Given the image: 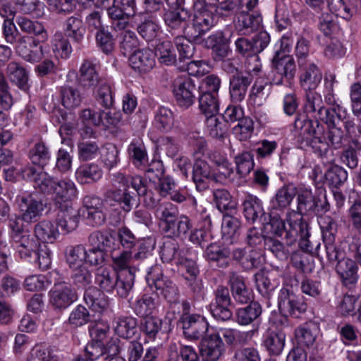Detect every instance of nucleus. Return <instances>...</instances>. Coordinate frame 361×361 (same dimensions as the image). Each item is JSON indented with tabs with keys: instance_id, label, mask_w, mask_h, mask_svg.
Listing matches in <instances>:
<instances>
[{
	"instance_id": "1",
	"label": "nucleus",
	"mask_w": 361,
	"mask_h": 361,
	"mask_svg": "<svg viewBox=\"0 0 361 361\" xmlns=\"http://www.w3.org/2000/svg\"><path fill=\"white\" fill-rule=\"evenodd\" d=\"M332 119L327 110L326 116L321 117V121L328 126L326 132L324 125L318 119H311L304 113L298 114L292 130L296 142L302 146H309L312 142L326 145L324 151L320 152L321 156L326 152L329 147L336 149H341L347 136L341 126L332 123Z\"/></svg>"
},
{
	"instance_id": "2",
	"label": "nucleus",
	"mask_w": 361,
	"mask_h": 361,
	"mask_svg": "<svg viewBox=\"0 0 361 361\" xmlns=\"http://www.w3.org/2000/svg\"><path fill=\"white\" fill-rule=\"evenodd\" d=\"M16 202L21 219L24 222L30 224L36 222L42 216L48 205V199L37 192L18 195Z\"/></svg>"
},
{
	"instance_id": "3",
	"label": "nucleus",
	"mask_w": 361,
	"mask_h": 361,
	"mask_svg": "<svg viewBox=\"0 0 361 361\" xmlns=\"http://www.w3.org/2000/svg\"><path fill=\"white\" fill-rule=\"evenodd\" d=\"M149 286L155 293V296L162 295L169 302H175L178 298L177 286L163 273L159 264L152 266L149 269L147 276Z\"/></svg>"
},
{
	"instance_id": "4",
	"label": "nucleus",
	"mask_w": 361,
	"mask_h": 361,
	"mask_svg": "<svg viewBox=\"0 0 361 361\" xmlns=\"http://www.w3.org/2000/svg\"><path fill=\"white\" fill-rule=\"evenodd\" d=\"M233 35L232 29L226 27L224 30L212 33L203 40V46L211 50L213 60H223L231 54V44Z\"/></svg>"
},
{
	"instance_id": "5",
	"label": "nucleus",
	"mask_w": 361,
	"mask_h": 361,
	"mask_svg": "<svg viewBox=\"0 0 361 361\" xmlns=\"http://www.w3.org/2000/svg\"><path fill=\"white\" fill-rule=\"evenodd\" d=\"M271 82L274 85H290L293 80L296 66L291 56L281 54L279 51H276L272 61Z\"/></svg>"
},
{
	"instance_id": "6",
	"label": "nucleus",
	"mask_w": 361,
	"mask_h": 361,
	"mask_svg": "<svg viewBox=\"0 0 361 361\" xmlns=\"http://www.w3.org/2000/svg\"><path fill=\"white\" fill-rule=\"evenodd\" d=\"M171 87L177 105L183 109H188L193 105L196 95L200 92L188 75L178 76L173 80Z\"/></svg>"
},
{
	"instance_id": "7",
	"label": "nucleus",
	"mask_w": 361,
	"mask_h": 361,
	"mask_svg": "<svg viewBox=\"0 0 361 361\" xmlns=\"http://www.w3.org/2000/svg\"><path fill=\"white\" fill-rule=\"evenodd\" d=\"M23 179L33 183L36 192L41 195H50L54 192L57 178L43 170H38L33 166H25L20 169Z\"/></svg>"
},
{
	"instance_id": "8",
	"label": "nucleus",
	"mask_w": 361,
	"mask_h": 361,
	"mask_svg": "<svg viewBox=\"0 0 361 361\" xmlns=\"http://www.w3.org/2000/svg\"><path fill=\"white\" fill-rule=\"evenodd\" d=\"M261 69V65L258 64L252 69L247 68V71L237 72L231 76L229 92L233 102H240L245 99L247 89L253 81V74L257 75Z\"/></svg>"
},
{
	"instance_id": "9",
	"label": "nucleus",
	"mask_w": 361,
	"mask_h": 361,
	"mask_svg": "<svg viewBox=\"0 0 361 361\" xmlns=\"http://www.w3.org/2000/svg\"><path fill=\"white\" fill-rule=\"evenodd\" d=\"M78 293L73 286L66 281L55 283L49 291V302L55 310H63L78 300Z\"/></svg>"
},
{
	"instance_id": "10",
	"label": "nucleus",
	"mask_w": 361,
	"mask_h": 361,
	"mask_svg": "<svg viewBox=\"0 0 361 361\" xmlns=\"http://www.w3.org/2000/svg\"><path fill=\"white\" fill-rule=\"evenodd\" d=\"M215 25L212 11L194 13L191 23L185 29V37L191 41L198 42Z\"/></svg>"
},
{
	"instance_id": "11",
	"label": "nucleus",
	"mask_w": 361,
	"mask_h": 361,
	"mask_svg": "<svg viewBox=\"0 0 361 361\" xmlns=\"http://www.w3.org/2000/svg\"><path fill=\"white\" fill-rule=\"evenodd\" d=\"M232 305L230 290L224 286H218L214 290V302L210 305L212 317L219 321L226 322L231 319L233 313L229 309Z\"/></svg>"
},
{
	"instance_id": "12",
	"label": "nucleus",
	"mask_w": 361,
	"mask_h": 361,
	"mask_svg": "<svg viewBox=\"0 0 361 361\" xmlns=\"http://www.w3.org/2000/svg\"><path fill=\"white\" fill-rule=\"evenodd\" d=\"M41 42V39L31 36L20 35L16 43V51L26 61L38 62L42 54V47L39 45Z\"/></svg>"
},
{
	"instance_id": "13",
	"label": "nucleus",
	"mask_w": 361,
	"mask_h": 361,
	"mask_svg": "<svg viewBox=\"0 0 361 361\" xmlns=\"http://www.w3.org/2000/svg\"><path fill=\"white\" fill-rule=\"evenodd\" d=\"M88 243L90 247H94L103 251L109 255L119 248L116 243V236L112 230H97L92 232L88 236Z\"/></svg>"
},
{
	"instance_id": "14",
	"label": "nucleus",
	"mask_w": 361,
	"mask_h": 361,
	"mask_svg": "<svg viewBox=\"0 0 361 361\" xmlns=\"http://www.w3.org/2000/svg\"><path fill=\"white\" fill-rule=\"evenodd\" d=\"M179 322L182 325L184 336L190 340L202 338L209 328L206 318L198 314L187 316L183 320H179Z\"/></svg>"
},
{
	"instance_id": "15",
	"label": "nucleus",
	"mask_w": 361,
	"mask_h": 361,
	"mask_svg": "<svg viewBox=\"0 0 361 361\" xmlns=\"http://www.w3.org/2000/svg\"><path fill=\"white\" fill-rule=\"evenodd\" d=\"M225 351L219 334H212L202 338L200 353L203 361H217Z\"/></svg>"
},
{
	"instance_id": "16",
	"label": "nucleus",
	"mask_w": 361,
	"mask_h": 361,
	"mask_svg": "<svg viewBox=\"0 0 361 361\" xmlns=\"http://www.w3.org/2000/svg\"><path fill=\"white\" fill-rule=\"evenodd\" d=\"M358 270V264L350 257H342L336 266V272L342 285L348 289L356 286L359 279Z\"/></svg>"
},
{
	"instance_id": "17",
	"label": "nucleus",
	"mask_w": 361,
	"mask_h": 361,
	"mask_svg": "<svg viewBox=\"0 0 361 361\" xmlns=\"http://www.w3.org/2000/svg\"><path fill=\"white\" fill-rule=\"evenodd\" d=\"M228 278L232 297L237 303L247 304L255 301L252 290L245 283L244 277L231 271Z\"/></svg>"
},
{
	"instance_id": "18",
	"label": "nucleus",
	"mask_w": 361,
	"mask_h": 361,
	"mask_svg": "<svg viewBox=\"0 0 361 361\" xmlns=\"http://www.w3.org/2000/svg\"><path fill=\"white\" fill-rule=\"evenodd\" d=\"M190 17V11L185 8H169L163 15L167 27L174 31H182L185 35Z\"/></svg>"
},
{
	"instance_id": "19",
	"label": "nucleus",
	"mask_w": 361,
	"mask_h": 361,
	"mask_svg": "<svg viewBox=\"0 0 361 361\" xmlns=\"http://www.w3.org/2000/svg\"><path fill=\"white\" fill-rule=\"evenodd\" d=\"M104 197L111 205H114V202L118 203L125 212H130L133 206L138 204L135 200V192L128 188L108 190L104 193Z\"/></svg>"
},
{
	"instance_id": "20",
	"label": "nucleus",
	"mask_w": 361,
	"mask_h": 361,
	"mask_svg": "<svg viewBox=\"0 0 361 361\" xmlns=\"http://www.w3.org/2000/svg\"><path fill=\"white\" fill-rule=\"evenodd\" d=\"M231 255L229 247L216 243H210L204 252V256L209 264L222 269L228 267Z\"/></svg>"
},
{
	"instance_id": "21",
	"label": "nucleus",
	"mask_w": 361,
	"mask_h": 361,
	"mask_svg": "<svg viewBox=\"0 0 361 361\" xmlns=\"http://www.w3.org/2000/svg\"><path fill=\"white\" fill-rule=\"evenodd\" d=\"M64 32L68 39L77 46H81L85 42L86 27L80 16H72L64 23Z\"/></svg>"
},
{
	"instance_id": "22",
	"label": "nucleus",
	"mask_w": 361,
	"mask_h": 361,
	"mask_svg": "<svg viewBox=\"0 0 361 361\" xmlns=\"http://www.w3.org/2000/svg\"><path fill=\"white\" fill-rule=\"evenodd\" d=\"M241 207L245 219L251 224L259 221L265 214L262 200L251 194L245 196Z\"/></svg>"
},
{
	"instance_id": "23",
	"label": "nucleus",
	"mask_w": 361,
	"mask_h": 361,
	"mask_svg": "<svg viewBox=\"0 0 361 361\" xmlns=\"http://www.w3.org/2000/svg\"><path fill=\"white\" fill-rule=\"evenodd\" d=\"M300 69V84L305 91L314 90L322 79L320 69L314 63H305Z\"/></svg>"
},
{
	"instance_id": "24",
	"label": "nucleus",
	"mask_w": 361,
	"mask_h": 361,
	"mask_svg": "<svg viewBox=\"0 0 361 361\" xmlns=\"http://www.w3.org/2000/svg\"><path fill=\"white\" fill-rule=\"evenodd\" d=\"M130 66L140 73H147L155 66L154 52L149 49L134 51L129 57Z\"/></svg>"
},
{
	"instance_id": "25",
	"label": "nucleus",
	"mask_w": 361,
	"mask_h": 361,
	"mask_svg": "<svg viewBox=\"0 0 361 361\" xmlns=\"http://www.w3.org/2000/svg\"><path fill=\"white\" fill-rule=\"evenodd\" d=\"M213 169L204 159H197L192 166V180L198 191L209 187L208 180H213Z\"/></svg>"
},
{
	"instance_id": "26",
	"label": "nucleus",
	"mask_w": 361,
	"mask_h": 361,
	"mask_svg": "<svg viewBox=\"0 0 361 361\" xmlns=\"http://www.w3.org/2000/svg\"><path fill=\"white\" fill-rule=\"evenodd\" d=\"M59 212L57 215V226L61 231L69 233L74 231L78 226L80 215L78 211L70 204L57 207Z\"/></svg>"
},
{
	"instance_id": "27",
	"label": "nucleus",
	"mask_w": 361,
	"mask_h": 361,
	"mask_svg": "<svg viewBox=\"0 0 361 361\" xmlns=\"http://www.w3.org/2000/svg\"><path fill=\"white\" fill-rule=\"evenodd\" d=\"M54 204L56 207L69 204L70 202L77 195V189L73 182L67 179L56 180L54 192Z\"/></svg>"
},
{
	"instance_id": "28",
	"label": "nucleus",
	"mask_w": 361,
	"mask_h": 361,
	"mask_svg": "<svg viewBox=\"0 0 361 361\" xmlns=\"http://www.w3.org/2000/svg\"><path fill=\"white\" fill-rule=\"evenodd\" d=\"M250 11L247 10L246 7H243L244 13L238 14L237 29L243 35H248L258 30L262 22V16L259 13H250Z\"/></svg>"
},
{
	"instance_id": "29",
	"label": "nucleus",
	"mask_w": 361,
	"mask_h": 361,
	"mask_svg": "<svg viewBox=\"0 0 361 361\" xmlns=\"http://www.w3.org/2000/svg\"><path fill=\"white\" fill-rule=\"evenodd\" d=\"M262 313V307L260 303L257 301L251 302L235 310V320L240 326H247L258 321Z\"/></svg>"
},
{
	"instance_id": "30",
	"label": "nucleus",
	"mask_w": 361,
	"mask_h": 361,
	"mask_svg": "<svg viewBox=\"0 0 361 361\" xmlns=\"http://www.w3.org/2000/svg\"><path fill=\"white\" fill-rule=\"evenodd\" d=\"M16 23L20 30L27 34L26 36H31L44 42L48 38V33L42 23L32 20L25 16H18Z\"/></svg>"
},
{
	"instance_id": "31",
	"label": "nucleus",
	"mask_w": 361,
	"mask_h": 361,
	"mask_svg": "<svg viewBox=\"0 0 361 361\" xmlns=\"http://www.w3.org/2000/svg\"><path fill=\"white\" fill-rule=\"evenodd\" d=\"M330 113V116L334 118L331 120L332 123L338 124L339 126H343L345 128L344 133L347 137H352L355 134L357 119L347 114L345 110L341 106L331 107L327 110Z\"/></svg>"
},
{
	"instance_id": "32",
	"label": "nucleus",
	"mask_w": 361,
	"mask_h": 361,
	"mask_svg": "<svg viewBox=\"0 0 361 361\" xmlns=\"http://www.w3.org/2000/svg\"><path fill=\"white\" fill-rule=\"evenodd\" d=\"M258 0H225L219 4L216 11L221 16H229L243 12V7L252 10L257 4Z\"/></svg>"
},
{
	"instance_id": "33",
	"label": "nucleus",
	"mask_w": 361,
	"mask_h": 361,
	"mask_svg": "<svg viewBox=\"0 0 361 361\" xmlns=\"http://www.w3.org/2000/svg\"><path fill=\"white\" fill-rule=\"evenodd\" d=\"M103 176L101 166L96 163L81 164L75 171V177L81 184H93L98 182Z\"/></svg>"
},
{
	"instance_id": "34",
	"label": "nucleus",
	"mask_w": 361,
	"mask_h": 361,
	"mask_svg": "<svg viewBox=\"0 0 361 361\" xmlns=\"http://www.w3.org/2000/svg\"><path fill=\"white\" fill-rule=\"evenodd\" d=\"M103 80L96 71L95 65L85 60L80 68L78 78L79 85L86 89L96 87Z\"/></svg>"
},
{
	"instance_id": "35",
	"label": "nucleus",
	"mask_w": 361,
	"mask_h": 361,
	"mask_svg": "<svg viewBox=\"0 0 361 361\" xmlns=\"http://www.w3.org/2000/svg\"><path fill=\"white\" fill-rule=\"evenodd\" d=\"M163 320L156 316H147L140 320V330L145 338L154 341L162 334Z\"/></svg>"
},
{
	"instance_id": "36",
	"label": "nucleus",
	"mask_w": 361,
	"mask_h": 361,
	"mask_svg": "<svg viewBox=\"0 0 361 361\" xmlns=\"http://www.w3.org/2000/svg\"><path fill=\"white\" fill-rule=\"evenodd\" d=\"M13 240L18 243L17 252L20 257L29 262H32L33 255H36V252L41 245L37 240L27 233Z\"/></svg>"
},
{
	"instance_id": "37",
	"label": "nucleus",
	"mask_w": 361,
	"mask_h": 361,
	"mask_svg": "<svg viewBox=\"0 0 361 361\" xmlns=\"http://www.w3.org/2000/svg\"><path fill=\"white\" fill-rule=\"evenodd\" d=\"M27 157L33 165L39 168V170H43L51 159V153L45 142L40 139L29 149Z\"/></svg>"
},
{
	"instance_id": "38",
	"label": "nucleus",
	"mask_w": 361,
	"mask_h": 361,
	"mask_svg": "<svg viewBox=\"0 0 361 361\" xmlns=\"http://www.w3.org/2000/svg\"><path fill=\"white\" fill-rule=\"evenodd\" d=\"M319 332V326L313 322H309L295 331V337L300 347L310 348L315 342Z\"/></svg>"
},
{
	"instance_id": "39",
	"label": "nucleus",
	"mask_w": 361,
	"mask_h": 361,
	"mask_svg": "<svg viewBox=\"0 0 361 361\" xmlns=\"http://www.w3.org/2000/svg\"><path fill=\"white\" fill-rule=\"evenodd\" d=\"M84 301L92 311L101 312L107 308L109 300L103 291L96 287L85 290Z\"/></svg>"
},
{
	"instance_id": "40",
	"label": "nucleus",
	"mask_w": 361,
	"mask_h": 361,
	"mask_svg": "<svg viewBox=\"0 0 361 361\" xmlns=\"http://www.w3.org/2000/svg\"><path fill=\"white\" fill-rule=\"evenodd\" d=\"M120 273L107 267H100L95 272V283L103 292L114 293V288Z\"/></svg>"
},
{
	"instance_id": "41",
	"label": "nucleus",
	"mask_w": 361,
	"mask_h": 361,
	"mask_svg": "<svg viewBox=\"0 0 361 361\" xmlns=\"http://www.w3.org/2000/svg\"><path fill=\"white\" fill-rule=\"evenodd\" d=\"M288 227L284 231L286 244L288 247H292L296 243L298 238L307 235L308 223L302 218L296 221H288Z\"/></svg>"
},
{
	"instance_id": "42",
	"label": "nucleus",
	"mask_w": 361,
	"mask_h": 361,
	"mask_svg": "<svg viewBox=\"0 0 361 361\" xmlns=\"http://www.w3.org/2000/svg\"><path fill=\"white\" fill-rule=\"evenodd\" d=\"M286 336L280 331H270L264 336L262 345L269 355L273 356L279 355L285 345Z\"/></svg>"
},
{
	"instance_id": "43",
	"label": "nucleus",
	"mask_w": 361,
	"mask_h": 361,
	"mask_svg": "<svg viewBox=\"0 0 361 361\" xmlns=\"http://www.w3.org/2000/svg\"><path fill=\"white\" fill-rule=\"evenodd\" d=\"M6 73L10 80L15 83L20 90L26 92L30 85L28 84V73L25 68L19 63L11 61L6 67Z\"/></svg>"
},
{
	"instance_id": "44",
	"label": "nucleus",
	"mask_w": 361,
	"mask_h": 361,
	"mask_svg": "<svg viewBox=\"0 0 361 361\" xmlns=\"http://www.w3.org/2000/svg\"><path fill=\"white\" fill-rule=\"evenodd\" d=\"M183 250L175 238H166L160 247L161 259L164 263L176 264L183 255Z\"/></svg>"
},
{
	"instance_id": "45",
	"label": "nucleus",
	"mask_w": 361,
	"mask_h": 361,
	"mask_svg": "<svg viewBox=\"0 0 361 361\" xmlns=\"http://www.w3.org/2000/svg\"><path fill=\"white\" fill-rule=\"evenodd\" d=\"M213 200L221 212L230 214L237 213V204L227 190H214L213 191Z\"/></svg>"
},
{
	"instance_id": "46",
	"label": "nucleus",
	"mask_w": 361,
	"mask_h": 361,
	"mask_svg": "<svg viewBox=\"0 0 361 361\" xmlns=\"http://www.w3.org/2000/svg\"><path fill=\"white\" fill-rule=\"evenodd\" d=\"M35 237L44 243H53L59 234L57 227L49 220H42L34 226Z\"/></svg>"
},
{
	"instance_id": "47",
	"label": "nucleus",
	"mask_w": 361,
	"mask_h": 361,
	"mask_svg": "<svg viewBox=\"0 0 361 361\" xmlns=\"http://www.w3.org/2000/svg\"><path fill=\"white\" fill-rule=\"evenodd\" d=\"M26 361H59L58 348L53 345H37L28 353Z\"/></svg>"
},
{
	"instance_id": "48",
	"label": "nucleus",
	"mask_w": 361,
	"mask_h": 361,
	"mask_svg": "<svg viewBox=\"0 0 361 361\" xmlns=\"http://www.w3.org/2000/svg\"><path fill=\"white\" fill-rule=\"evenodd\" d=\"M159 304V300L157 296L153 294H144L135 301L133 310L138 317L152 316V312L157 309Z\"/></svg>"
},
{
	"instance_id": "49",
	"label": "nucleus",
	"mask_w": 361,
	"mask_h": 361,
	"mask_svg": "<svg viewBox=\"0 0 361 361\" xmlns=\"http://www.w3.org/2000/svg\"><path fill=\"white\" fill-rule=\"evenodd\" d=\"M258 332V328L254 329L250 331H240L235 329L227 328L220 329V336L224 338L226 343L231 347H235L237 345H243L247 342L249 335L253 336Z\"/></svg>"
},
{
	"instance_id": "50",
	"label": "nucleus",
	"mask_w": 361,
	"mask_h": 361,
	"mask_svg": "<svg viewBox=\"0 0 361 361\" xmlns=\"http://www.w3.org/2000/svg\"><path fill=\"white\" fill-rule=\"evenodd\" d=\"M297 195V189L293 185H285L279 189L272 198L271 206L275 209H284L288 207Z\"/></svg>"
},
{
	"instance_id": "51",
	"label": "nucleus",
	"mask_w": 361,
	"mask_h": 361,
	"mask_svg": "<svg viewBox=\"0 0 361 361\" xmlns=\"http://www.w3.org/2000/svg\"><path fill=\"white\" fill-rule=\"evenodd\" d=\"M105 11L111 20L112 28L115 30H123L127 27L130 17L120 5L114 3L109 8H106Z\"/></svg>"
},
{
	"instance_id": "52",
	"label": "nucleus",
	"mask_w": 361,
	"mask_h": 361,
	"mask_svg": "<svg viewBox=\"0 0 361 361\" xmlns=\"http://www.w3.org/2000/svg\"><path fill=\"white\" fill-rule=\"evenodd\" d=\"M305 102L303 105L304 114L307 116V114L317 112L321 117L326 116V111L330 108L324 106L322 96L317 92L312 91H305Z\"/></svg>"
},
{
	"instance_id": "53",
	"label": "nucleus",
	"mask_w": 361,
	"mask_h": 361,
	"mask_svg": "<svg viewBox=\"0 0 361 361\" xmlns=\"http://www.w3.org/2000/svg\"><path fill=\"white\" fill-rule=\"evenodd\" d=\"M61 104L67 109L79 106L82 102L80 91L68 84H66L59 90Z\"/></svg>"
},
{
	"instance_id": "54",
	"label": "nucleus",
	"mask_w": 361,
	"mask_h": 361,
	"mask_svg": "<svg viewBox=\"0 0 361 361\" xmlns=\"http://www.w3.org/2000/svg\"><path fill=\"white\" fill-rule=\"evenodd\" d=\"M336 17L350 20L353 15L355 6L352 0H328L326 8Z\"/></svg>"
},
{
	"instance_id": "55",
	"label": "nucleus",
	"mask_w": 361,
	"mask_h": 361,
	"mask_svg": "<svg viewBox=\"0 0 361 361\" xmlns=\"http://www.w3.org/2000/svg\"><path fill=\"white\" fill-rule=\"evenodd\" d=\"M135 282V274L128 269L120 273L116 284L114 288V293L118 297L126 298L133 289Z\"/></svg>"
},
{
	"instance_id": "56",
	"label": "nucleus",
	"mask_w": 361,
	"mask_h": 361,
	"mask_svg": "<svg viewBox=\"0 0 361 361\" xmlns=\"http://www.w3.org/2000/svg\"><path fill=\"white\" fill-rule=\"evenodd\" d=\"M137 326V319L130 316L120 317L116 321L114 331L119 337L130 339L135 334Z\"/></svg>"
},
{
	"instance_id": "57",
	"label": "nucleus",
	"mask_w": 361,
	"mask_h": 361,
	"mask_svg": "<svg viewBox=\"0 0 361 361\" xmlns=\"http://www.w3.org/2000/svg\"><path fill=\"white\" fill-rule=\"evenodd\" d=\"M192 227V225L190 219L185 215H181L171 224L163 233L166 235V238H175L185 236Z\"/></svg>"
},
{
	"instance_id": "58",
	"label": "nucleus",
	"mask_w": 361,
	"mask_h": 361,
	"mask_svg": "<svg viewBox=\"0 0 361 361\" xmlns=\"http://www.w3.org/2000/svg\"><path fill=\"white\" fill-rule=\"evenodd\" d=\"M154 56H157L161 63L166 66L173 65L176 61V54L171 41L159 42L154 47Z\"/></svg>"
},
{
	"instance_id": "59",
	"label": "nucleus",
	"mask_w": 361,
	"mask_h": 361,
	"mask_svg": "<svg viewBox=\"0 0 361 361\" xmlns=\"http://www.w3.org/2000/svg\"><path fill=\"white\" fill-rule=\"evenodd\" d=\"M326 183L332 189H339L348 180V173L341 166L333 165L324 174Z\"/></svg>"
},
{
	"instance_id": "60",
	"label": "nucleus",
	"mask_w": 361,
	"mask_h": 361,
	"mask_svg": "<svg viewBox=\"0 0 361 361\" xmlns=\"http://www.w3.org/2000/svg\"><path fill=\"white\" fill-rule=\"evenodd\" d=\"M199 109L205 117L216 115L219 111V100L214 93L199 92Z\"/></svg>"
},
{
	"instance_id": "61",
	"label": "nucleus",
	"mask_w": 361,
	"mask_h": 361,
	"mask_svg": "<svg viewBox=\"0 0 361 361\" xmlns=\"http://www.w3.org/2000/svg\"><path fill=\"white\" fill-rule=\"evenodd\" d=\"M317 191L312 192L310 189H305L297 192L298 207L297 209L302 216H310L314 206V202Z\"/></svg>"
},
{
	"instance_id": "62",
	"label": "nucleus",
	"mask_w": 361,
	"mask_h": 361,
	"mask_svg": "<svg viewBox=\"0 0 361 361\" xmlns=\"http://www.w3.org/2000/svg\"><path fill=\"white\" fill-rule=\"evenodd\" d=\"M78 156L81 161H87L99 154V145L95 140H80L78 142Z\"/></svg>"
},
{
	"instance_id": "63",
	"label": "nucleus",
	"mask_w": 361,
	"mask_h": 361,
	"mask_svg": "<svg viewBox=\"0 0 361 361\" xmlns=\"http://www.w3.org/2000/svg\"><path fill=\"white\" fill-rule=\"evenodd\" d=\"M289 247L274 237L265 238L264 249L270 251L276 258L280 260H286L290 255Z\"/></svg>"
},
{
	"instance_id": "64",
	"label": "nucleus",
	"mask_w": 361,
	"mask_h": 361,
	"mask_svg": "<svg viewBox=\"0 0 361 361\" xmlns=\"http://www.w3.org/2000/svg\"><path fill=\"white\" fill-rule=\"evenodd\" d=\"M295 296L293 291L288 288L283 287L280 290L278 295V308L282 316L289 317Z\"/></svg>"
}]
</instances>
